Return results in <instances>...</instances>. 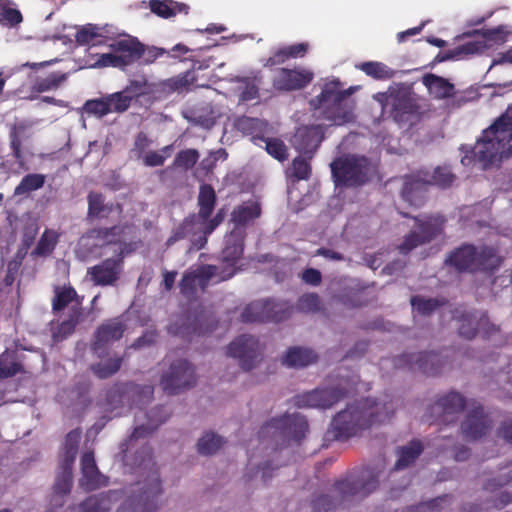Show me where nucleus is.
I'll return each instance as SVG.
<instances>
[{"label":"nucleus","mask_w":512,"mask_h":512,"mask_svg":"<svg viewBox=\"0 0 512 512\" xmlns=\"http://www.w3.org/2000/svg\"><path fill=\"white\" fill-rule=\"evenodd\" d=\"M262 142L265 143L267 153L273 158L280 162L288 158L287 147L281 139L265 137Z\"/></svg>","instance_id":"680f3d73"},{"label":"nucleus","mask_w":512,"mask_h":512,"mask_svg":"<svg viewBox=\"0 0 512 512\" xmlns=\"http://www.w3.org/2000/svg\"><path fill=\"white\" fill-rule=\"evenodd\" d=\"M126 330L121 318H112L104 321L95 331L91 350L103 358L107 354L108 345L121 339Z\"/></svg>","instance_id":"aec40b11"},{"label":"nucleus","mask_w":512,"mask_h":512,"mask_svg":"<svg viewBox=\"0 0 512 512\" xmlns=\"http://www.w3.org/2000/svg\"><path fill=\"white\" fill-rule=\"evenodd\" d=\"M320 298L316 293H306L297 300L295 309L302 313H316L320 310Z\"/></svg>","instance_id":"052dcab7"},{"label":"nucleus","mask_w":512,"mask_h":512,"mask_svg":"<svg viewBox=\"0 0 512 512\" xmlns=\"http://www.w3.org/2000/svg\"><path fill=\"white\" fill-rule=\"evenodd\" d=\"M396 369L419 371L426 375H437L441 372L444 360L436 352L403 353L392 360Z\"/></svg>","instance_id":"4468645a"},{"label":"nucleus","mask_w":512,"mask_h":512,"mask_svg":"<svg viewBox=\"0 0 512 512\" xmlns=\"http://www.w3.org/2000/svg\"><path fill=\"white\" fill-rule=\"evenodd\" d=\"M81 473L79 486L84 491L90 492L108 485V477L99 471L93 451H87L82 455Z\"/></svg>","instance_id":"393cba45"},{"label":"nucleus","mask_w":512,"mask_h":512,"mask_svg":"<svg viewBox=\"0 0 512 512\" xmlns=\"http://www.w3.org/2000/svg\"><path fill=\"white\" fill-rule=\"evenodd\" d=\"M82 316L83 309H80L79 307H70L68 318L58 325L57 330L54 333V337L65 339L70 336L75 331V328L79 324Z\"/></svg>","instance_id":"a18cd8bd"},{"label":"nucleus","mask_w":512,"mask_h":512,"mask_svg":"<svg viewBox=\"0 0 512 512\" xmlns=\"http://www.w3.org/2000/svg\"><path fill=\"white\" fill-rule=\"evenodd\" d=\"M200 154L198 150L189 148L179 151L173 161L175 168H180L185 171L192 169L198 162Z\"/></svg>","instance_id":"13d9d810"},{"label":"nucleus","mask_w":512,"mask_h":512,"mask_svg":"<svg viewBox=\"0 0 512 512\" xmlns=\"http://www.w3.org/2000/svg\"><path fill=\"white\" fill-rule=\"evenodd\" d=\"M324 127L322 125H304L297 128L291 143L295 150L312 159L324 139Z\"/></svg>","instance_id":"4be33fe9"},{"label":"nucleus","mask_w":512,"mask_h":512,"mask_svg":"<svg viewBox=\"0 0 512 512\" xmlns=\"http://www.w3.org/2000/svg\"><path fill=\"white\" fill-rule=\"evenodd\" d=\"M483 40L488 46L490 44H503L507 38V31L504 26H498L491 29H483L481 31Z\"/></svg>","instance_id":"69168bd1"},{"label":"nucleus","mask_w":512,"mask_h":512,"mask_svg":"<svg viewBox=\"0 0 512 512\" xmlns=\"http://www.w3.org/2000/svg\"><path fill=\"white\" fill-rule=\"evenodd\" d=\"M150 144L151 141L146 133H137L134 139L133 147L130 150V156L136 159H142L145 155L144 152L150 146Z\"/></svg>","instance_id":"338daca9"},{"label":"nucleus","mask_w":512,"mask_h":512,"mask_svg":"<svg viewBox=\"0 0 512 512\" xmlns=\"http://www.w3.org/2000/svg\"><path fill=\"white\" fill-rule=\"evenodd\" d=\"M224 444L221 436L214 433H206L197 443V450L202 455H212L216 453Z\"/></svg>","instance_id":"6e6d98bb"},{"label":"nucleus","mask_w":512,"mask_h":512,"mask_svg":"<svg viewBox=\"0 0 512 512\" xmlns=\"http://www.w3.org/2000/svg\"><path fill=\"white\" fill-rule=\"evenodd\" d=\"M218 266L205 265L201 266L198 271L185 272L180 281L179 287L182 295L191 297L195 295L197 285L205 288L209 280L217 278Z\"/></svg>","instance_id":"a878e982"},{"label":"nucleus","mask_w":512,"mask_h":512,"mask_svg":"<svg viewBox=\"0 0 512 512\" xmlns=\"http://www.w3.org/2000/svg\"><path fill=\"white\" fill-rule=\"evenodd\" d=\"M477 249L472 244H463L449 253L445 264L459 273L476 272Z\"/></svg>","instance_id":"c85d7f7f"},{"label":"nucleus","mask_w":512,"mask_h":512,"mask_svg":"<svg viewBox=\"0 0 512 512\" xmlns=\"http://www.w3.org/2000/svg\"><path fill=\"white\" fill-rule=\"evenodd\" d=\"M342 86L340 80H331L325 83L321 93L309 102L313 110H320L322 119L337 126L354 122L356 118V103L350 98L354 88L342 89Z\"/></svg>","instance_id":"7ed1b4c3"},{"label":"nucleus","mask_w":512,"mask_h":512,"mask_svg":"<svg viewBox=\"0 0 512 512\" xmlns=\"http://www.w3.org/2000/svg\"><path fill=\"white\" fill-rule=\"evenodd\" d=\"M66 81V74L61 72H53L43 78H37L33 85L32 91L43 93L58 89Z\"/></svg>","instance_id":"8fccbe9b"},{"label":"nucleus","mask_w":512,"mask_h":512,"mask_svg":"<svg viewBox=\"0 0 512 512\" xmlns=\"http://www.w3.org/2000/svg\"><path fill=\"white\" fill-rule=\"evenodd\" d=\"M130 392L143 394L150 399L153 396L154 387L151 385L140 387L132 382L115 383L106 392V402L110 406L117 407L123 402L125 396Z\"/></svg>","instance_id":"7c9ffc66"},{"label":"nucleus","mask_w":512,"mask_h":512,"mask_svg":"<svg viewBox=\"0 0 512 512\" xmlns=\"http://www.w3.org/2000/svg\"><path fill=\"white\" fill-rule=\"evenodd\" d=\"M467 405L466 399L458 392L449 393L438 398L435 403L428 407L427 421L430 424L443 423L449 424L454 421L456 414L462 412Z\"/></svg>","instance_id":"2eb2a0df"},{"label":"nucleus","mask_w":512,"mask_h":512,"mask_svg":"<svg viewBox=\"0 0 512 512\" xmlns=\"http://www.w3.org/2000/svg\"><path fill=\"white\" fill-rule=\"evenodd\" d=\"M424 450L423 444L418 439L411 440L407 445L397 448L398 459L393 470L399 471L408 468L418 459Z\"/></svg>","instance_id":"4c0bfd02"},{"label":"nucleus","mask_w":512,"mask_h":512,"mask_svg":"<svg viewBox=\"0 0 512 512\" xmlns=\"http://www.w3.org/2000/svg\"><path fill=\"white\" fill-rule=\"evenodd\" d=\"M488 48V45L481 40H473L465 42L462 45L455 47L452 50L447 51L445 54H438V61H446L451 59H460L462 56L474 55L484 52Z\"/></svg>","instance_id":"ea45409f"},{"label":"nucleus","mask_w":512,"mask_h":512,"mask_svg":"<svg viewBox=\"0 0 512 512\" xmlns=\"http://www.w3.org/2000/svg\"><path fill=\"white\" fill-rule=\"evenodd\" d=\"M59 241V234L52 229H45L32 255L46 257L50 255Z\"/></svg>","instance_id":"de8ad7c7"},{"label":"nucleus","mask_w":512,"mask_h":512,"mask_svg":"<svg viewBox=\"0 0 512 512\" xmlns=\"http://www.w3.org/2000/svg\"><path fill=\"white\" fill-rule=\"evenodd\" d=\"M294 307L285 301L265 299L251 302L241 313L244 323L281 322L290 317Z\"/></svg>","instance_id":"6e6552de"},{"label":"nucleus","mask_w":512,"mask_h":512,"mask_svg":"<svg viewBox=\"0 0 512 512\" xmlns=\"http://www.w3.org/2000/svg\"><path fill=\"white\" fill-rule=\"evenodd\" d=\"M454 318L460 322L459 335L467 340L473 339L478 329L487 325L488 329L486 334L489 335L494 332H498L499 328L494 324H490L487 313H482L478 318L475 312L470 311H455Z\"/></svg>","instance_id":"b1692460"},{"label":"nucleus","mask_w":512,"mask_h":512,"mask_svg":"<svg viewBox=\"0 0 512 512\" xmlns=\"http://www.w3.org/2000/svg\"><path fill=\"white\" fill-rule=\"evenodd\" d=\"M54 296L52 298V311L54 313L63 311L69 305L71 307L82 308L83 296H79L74 287L68 285L54 286Z\"/></svg>","instance_id":"f704fd0d"},{"label":"nucleus","mask_w":512,"mask_h":512,"mask_svg":"<svg viewBox=\"0 0 512 512\" xmlns=\"http://www.w3.org/2000/svg\"><path fill=\"white\" fill-rule=\"evenodd\" d=\"M422 82L437 99L450 98L454 94V85L443 77L426 74Z\"/></svg>","instance_id":"a19ab883"},{"label":"nucleus","mask_w":512,"mask_h":512,"mask_svg":"<svg viewBox=\"0 0 512 512\" xmlns=\"http://www.w3.org/2000/svg\"><path fill=\"white\" fill-rule=\"evenodd\" d=\"M110 46L123 68L139 60L145 52L144 45L136 39H122Z\"/></svg>","instance_id":"2f4dec72"},{"label":"nucleus","mask_w":512,"mask_h":512,"mask_svg":"<svg viewBox=\"0 0 512 512\" xmlns=\"http://www.w3.org/2000/svg\"><path fill=\"white\" fill-rule=\"evenodd\" d=\"M308 428L306 418L299 413L284 414L263 425L259 431V436L271 435L274 439L281 440V445L287 446L291 441L299 443L304 439Z\"/></svg>","instance_id":"423d86ee"},{"label":"nucleus","mask_w":512,"mask_h":512,"mask_svg":"<svg viewBox=\"0 0 512 512\" xmlns=\"http://www.w3.org/2000/svg\"><path fill=\"white\" fill-rule=\"evenodd\" d=\"M416 221L417 231H411L404 239L403 243L399 245L400 253L407 254L412 249L419 245L429 243L438 235L442 234L446 218L443 215H430L424 220L418 217L414 218Z\"/></svg>","instance_id":"f8f14e48"},{"label":"nucleus","mask_w":512,"mask_h":512,"mask_svg":"<svg viewBox=\"0 0 512 512\" xmlns=\"http://www.w3.org/2000/svg\"><path fill=\"white\" fill-rule=\"evenodd\" d=\"M413 311L421 316H430L439 307L448 304L446 298H426L424 296L415 295L410 299Z\"/></svg>","instance_id":"37998d69"},{"label":"nucleus","mask_w":512,"mask_h":512,"mask_svg":"<svg viewBox=\"0 0 512 512\" xmlns=\"http://www.w3.org/2000/svg\"><path fill=\"white\" fill-rule=\"evenodd\" d=\"M126 225H114L112 227H98L90 229L87 232V237L95 241V246L104 248L108 246L113 247L114 250H120V245L123 243H137V241H126L122 239Z\"/></svg>","instance_id":"cd10ccee"},{"label":"nucleus","mask_w":512,"mask_h":512,"mask_svg":"<svg viewBox=\"0 0 512 512\" xmlns=\"http://www.w3.org/2000/svg\"><path fill=\"white\" fill-rule=\"evenodd\" d=\"M131 105L130 98L124 95L122 91H118L100 98L87 100L84 103L83 109L89 115L102 118L111 113L122 114Z\"/></svg>","instance_id":"6ab92c4d"},{"label":"nucleus","mask_w":512,"mask_h":512,"mask_svg":"<svg viewBox=\"0 0 512 512\" xmlns=\"http://www.w3.org/2000/svg\"><path fill=\"white\" fill-rule=\"evenodd\" d=\"M147 81L145 79L130 80L129 83L121 90L124 95L130 98V102L137 100L146 93Z\"/></svg>","instance_id":"0e129e2a"},{"label":"nucleus","mask_w":512,"mask_h":512,"mask_svg":"<svg viewBox=\"0 0 512 512\" xmlns=\"http://www.w3.org/2000/svg\"><path fill=\"white\" fill-rule=\"evenodd\" d=\"M395 409L396 405L391 398L361 399L337 413L332 420L330 432L338 441L347 440L373 425L388 422L393 417Z\"/></svg>","instance_id":"f03ea898"},{"label":"nucleus","mask_w":512,"mask_h":512,"mask_svg":"<svg viewBox=\"0 0 512 512\" xmlns=\"http://www.w3.org/2000/svg\"><path fill=\"white\" fill-rule=\"evenodd\" d=\"M169 417L170 414L166 412L163 406H159L152 409L147 414V424L136 426L133 429V432L131 433L129 438L125 440V442L122 444V450L126 451L128 447L131 445L132 441L150 436L154 431L158 429V427L161 424L165 423Z\"/></svg>","instance_id":"c756f323"},{"label":"nucleus","mask_w":512,"mask_h":512,"mask_svg":"<svg viewBox=\"0 0 512 512\" xmlns=\"http://www.w3.org/2000/svg\"><path fill=\"white\" fill-rule=\"evenodd\" d=\"M120 246V250H114L113 257L106 258L88 269V275L95 285H114L123 271L124 259L138 248L137 243H123Z\"/></svg>","instance_id":"0eeeda50"},{"label":"nucleus","mask_w":512,"mask_h":512,"mask_svg":"<svg viewBox=\"0 0 512 512\" xmlns=\"http://www.w3.org/2000/svg\"><path fill=\"white\" fill-rule=\"evenodd\" d=\"M244 251V233L239 229H233L225 238V246L222 250V265L218 266L217 282L232 278L237 269L236 264Z\"/></svg>","instance_id":"dca6fc26"},{"label":"nucleus","mask_w":512,"mask_h":512,"mask_svg":"<svg viewBox=\"0 0 512 512\" xmlns=\"http://www.w3.org/2000/svg\"><path fill=\"white\" fill-rule=\"evenodd\" d=\"M331 174L337 187H359L364 185L373 171L371 161L365 156L345 155L331 164Z\"/></svg>","instance_id":"39448f33"},{"label":"nucleus","mask_w":512,"mask_h":512,"mask_svg":"<svg viewBox=\"0 0 512 512\" xmlns=\"http://www.w3.org/2000/svg\"><path fill=\"white\" fill-rule=\"evenodd\" d=\"M149 7L151 12L165 19L177 14L186 15L189 12V6L187 4L173 0H150Z\"/></svg>","instance_id":"58836bf2"},{"label":"nucleus","mask_w":512,"mask_h":512,"mask_svg":"<svg viewBox=\"0 0 512 512\" xmlns=\"http://www.w3.org/2000/svg\"><path fill=\"white\" fill-rule=\"evenodd\" d=\"M124 358L122 356L109 358L104 362L94 363L90 366L92 373L99 379H107L115 375L121 368Z\"/></svg>","instance_id":"c03bdc74"},{"label":"nucleus","mask_w":512,"mask_h":512,"mask_svg":"<svg viewBox=\"0 0 512 512\" xmlns=\"http://www.w3.org/2000/svg\"><path fill=\"white\" fill-rule=\"evenodd\" d=\"M377 100L384 110L390 108V116L398 124L407 123L418 112L416 101L404 89L390 88L378 94Z\"/></svg>","instance_id":"9b49d317"},{"label":"nucleus","mask_w":512,"mask_h":512,"mask_svg":"<svg viewBox=\"0 0 512 512\" xmlns=\"http://www.w3.org/2000/svg\"><path fill=\"white\" fill-rule=\"evenodd\" d=\"M460 150L464 166L479 163L483 170L512 158V106L482 131L474 147L462 145Z\"/></svg>","instance_id":"f257e3e1"},{"label":"nucleus","mask_w":512,"mask_h":512,"mask_svg":"<svg viewBox=\"0 0 512 512\" xmlns=\"http://www.w3.org/2000/svg\"><path fill=\"white\" fill-rule=\"evenodd\" d=\"M195 81L196 77L194 71L188 70L165 80L163 86L170 92H183L188 90Z\"/></svg>","instance_id":"09e8293b"},{"label":"nucleus","mask_w":512,"mask_h":512,"mask_svg":"<svg viewBox=\"0 0 512 512\" xmlns=\"http://www.w3.org/2000/svg\"><path fill=\"white\" fill-rule=\"evenodd\" d=\"M235 127L242 134L251 136L252 142L259 145V142L265 140L268 123L258 118L242 116L236 119Z\"/></svg>","instance_id":"c9c22d12"},{"label":"nucleus","mask_w":512,"mask_h":512,"mask_svg":"<svg viewBox=\"0 0 512 512\" xmlns=\"http://www.w3.org/2000/svg\"><path fill=\"white\" fill-rule=\"evenodd\" d=\"M81 512H108L110 500L104 494L92 495L80 504Z\"/></svg>","instance_id":"4d7b16f0"},{"label":"nucleus","mask_w":512,"mask_h":512,"mask_svg":"<svg viewBox=\"0 0 512 512\" xmlns=\"http://www.w3.org/2000/svg\"><path fill=\"white\" fill-rule=\"evenodd\" d=\"M503 262L502 257L497 253L493 247L483 246L477 251L476 271H490L497 270Z\"/></svg>","instance_id":"79ce46f5"},{"label":"nucleus","mask_w":512,"mask_h":512,"mask_svg":"<svg viewBox=\"0 0 512 512\" xmlns=\"http://www.w3.org/2000/svg\"><path fill=\"white\" fill-rule=\"evenodd\" d=\"M345 396L344 389L338 387L316 388L314 390L295 395L293 403L299 408L328 409Z\"/></svg>","instance_id":"a211bd4d"},{"label":"nucleus","mask_w":512,"mask_h":512,"mask_svg":"<svg viewBox=\"0 0 512 512\" xmlns=\"http://www.w3.org/2000/svg\"><path fill=\"white\" fill-rule=\"evenodd\" d=\"M318 355L309 348L291 347L288 349L282 359V363L287 367L302 368L315 363Z\"/></svg>","instance_id":"e433bc0d"},{"label":"nucleus","mask_w":512,"mask_h":512,"mask_svg":"<svg viewBox=\"0 0 512 512\" xmlns=\"http://www.w3.org/2000/svg\"><path fill=\"white\" fill-rule=\"evenodd\" d=\"M359 68L368 76L377 79L385 80L391 79L394 76V71L387 65L381 62L369 61L363 62Z\"/></svg>","instance_id":"5fc2aeb1"},{"label":"nucleus","mask_w":512,"mask_h":512,"mask_svg":"<svg viewBox=\"0 0 512 512\" xmlns=\"http://www.w3.org/2000/svg\"><path fill=\"white\" fill-rule=\"evenodd\" d=\"M336 507V501L327 494H321L311 501V512H330Z\"/></svg>","instance_id":"774afa93"},{"label":"nucleus","mask_w":512,"mask_h":512,"mask_svg":"<svg viewBox=\"0 0 512 512\" xmlns=\"http://www.w3.org/2000/svg\"><path fill=\"white\" fill-rule=\"evenodd\" d=\"M242 84L240 86L239 101L249 102L259 98V84L261 83L260 76L243 77L238 80Z\"/></svg>","instance_id":"603ef678"},{"label":"nucleus","mask_w":512,"mask_h":512,"mask_svg":"<svg viewBox=\"0 0 512 512\" xmlns=\"http://www.w3.org/2000/svg\"><path fill=\"white\" fill-rule=\"evenodd\" d=\"M455 178L446 166H438L432 173L428 170H418L405 176L401 197L410 206L420 207L425 202L427 185L447 188L453 184Z\"/></svg>","instance_id":"20e7f679"},{"label":"nucleus","mask_w":512,"mask_h":512,"mask_svg":"<svg viewBox=\"0 0 512 512\" xmlns=\"http://www.w3.org/2000/svg\"><path fill=\"white\" fill-rule=\"evenodd\" d=\"M216 203L217 195L212 185L206 183L201 184L197 196L198 212L191 214L190 219L197 220V223L207 220L212 216Z\"/></svg>","instance_id":"473e14b6"},{"label":"nucleus","mask_w":512,"mask_h":512,"mask_svg":"<svg viewBox=\"0 0 512 512\" xmlns=\"http://www.w3.org/2000/svg\"><path fill=\"white\" fill-rule=\"evenodd\" d=\"M226 354L237 359L243 370L249 371L260 361L262 349L258 338L240 335L227 346Z\"/></svg>","instance_id":"f3484780"},{"label":"nucleus","mask_w":512,"mask_h":512,"mask_svg":"<svg viewBox=\"0 0 512 512\" xmlns=\"http://www.w3.org/2000/svg\"><path fill=\"white\" fill-rule=\"evenodd\" d=\"M88 200V218L99 219L107 217L111 212V208L104 202V197L101 193L90 192L87 197Z\"/></svg>","instance_id":"3c124183"},{"label":"nucleus","mask_w":512,"mask_h":512,"mask_svg":"<svg viewBox=\"0 0 512 512\" xmlns=\"http://www.w3.org/2000/svg\"><path fill=\"white\" fill-rule=\"evenodd\" d=\"M23 21L21 12L10 0H0V24L15 27Z\"/></svg>","instance_id":"49530a36"},{"label":"nucleus","mask_w":512,"mask_h":512,"mask_svg":"<svg viewBox=\"0 0 512 512\" xmlns=\"http://www.w3.org/2000/svg\"><path fill=\"white\" fill-rule=\"evenodd\" d=\"M194 366L184 359L174 361L161 379L160 385L168 395H177L196 384Z\"/></svg>","instance_id":"ddd939ff"},{"label":"nucleus","mask_w":512,"mask_h":512,"mask_svg":"<svg viewBox=\"0 0 512 512\" xmlns=\"http://www.w3.org/2000/svg\"><path fill=\"white\" fill-rule=\"evenodd\" d=\"M379 484V475L369 468L362 469L358 474H350L345 479L336 481L334 489L341 502L353 497L364 498L372 493Z\"/></svg>","instance_id":"1a4fd4ad"},{"label":"nucleus","mask_w":512,"mask_h":512,"mask_svg":"<svg viewBox=\"0 0 512 512\" xmlns=\"http://www.w3.org/2000/svg\"><path fill=\"white\" fill-rule=\"evenodd\" d=\"M493 422L484 412L480 404L473 403L465 420L461 424V431L468 440H478L491 430Z\"/></svg>","instance_id":"5701e85b"},{"label":"nucleus","mask_w":512,"mask_h":512,"mask_svg":"<svg viewBox=\"0 0 512 512\" xmlns=\"http://www.w3.org/2000/svg\"><path fill=\"white\" fill-rule=\"evenodd\" d=\"M216 328V324L213 321H209L203 315L195 317L190 327H187V331H182L181 334L185 336L197 335L202 336L209 332H212Z\"/></svg>","instance_id":"bf43d9fd"},{"label":"nucleus","mask_w":512,"mask_h":512,"mask_svg":"<svg viewBox=\"0 0 512 512\" xmlns=\"http://www.w3.org/2000/svg\"><path fill=\"white\" fill-rule=\"evenodd\" d=\"M126 225H114L112 227H98L90 229L87 232V237L95 241V246L104 248L108 246L113 247L114 250H120V245L123 243H137V241H126L122 239Z\"/></svg>","instance_id":"bb28decb"},{"label":"nucleus","mask_w":512,"mask_h":512,"mask_svg":"<svg viewBox=\"0 0 512 512\" xmlns=\"http://www.w3.org/2000/svg\"><path fill=\"white\" fill-rule=\"evenodd\" d=\"M314 74L304 68H279L272 79V86L279 92L301 90L313 80Z\"/></svg>","instance_id":"412c9836"},{"label":"nucleus","mask_w":512,"mask_h":512,"mask_svg":"<svg viewBox=\"0 0 512 512\" xmlns=\"http://www.w3.org/2000/svg\"><path fill=\"white\" fill-rule=\"evenodd\" d=\"M46 177L43 174L31 173L25 175L20 183L15 187L14 195L20 196L28 194L42 188L45 184Z\"/></svg>","instance_id":"864d4df0"},{"label":"nucleus","mask_w":512,"mask_h":512,"mask_svg":"<svg viewBox=\"0 0 512 512\" xmlns=\"http://www.w3.org/2000/svg\"><path fill=\"white\" fill-rule=\"evenodd\" d=\"M162 493L160 475L157 469L151 470L139 495L128 497L119 512H156L157 499Z\"/></svg>","instance_id":"9d476101"},{"label":"nucleus","mask_w":512,"mask_h":512,"mask_svg":"<svg viewBox=\"0 0 512 512\" xmlns=\"http://www.w3.org/2000/svg\"><path fill=\"white\" fill-rule=\"evenodd\" d=\"M308 157L304 158L298 156L292 161V176L296 180H308L311 176V165L309 163Z\"/></svg>","instance_id":"e2e57ef3"},{"label":"nucleus","mask_w":512,"mask_h":512,"mask_svg":"<svg viewBox=\"0 0 512 512\" xmlns=\"http://www.w3.org/2000/svg\"><path fill=\"white\" fill-rule=\"evenodd\" d=\"M262 214L261 205L258 201L248 200L237 205L231 212V222L235 225L234 229L246 227L253 223Z\"/></svg>","instance_id":"72a5a7b5"}]
</instances>
